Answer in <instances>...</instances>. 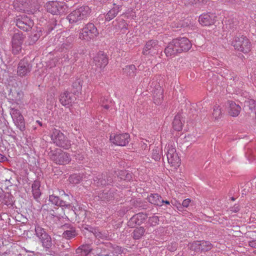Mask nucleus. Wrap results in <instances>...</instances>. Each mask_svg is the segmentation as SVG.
Returning a JSON list of instances; mask_svg holds the SVG:
<instances>
[{
    "mask_svg": "<svg viewBox=\"0 0 256 256\" xmlns=\"http://www.w3.org/2000/svg\"><path fill=\"white\" fill-rule=\"evenodd\" d=\"M192 46L191 42L188 38H178L174 39L168 44L164 50V52L167 57H174L178 54L188 52Z\"/></svg>",
    "mask_w": 256,
    "mask_h": 256,
    "instance_id": "f257e3e1",
    "label": "nucleus"
},
{
    "mask_svg": "<svg viewBox=\"0 0 256 256\" xmlns=\"http://www.w3.org/2000/svg\"><path fill=\"white\" fill-rule=\"evenodd\" d=\"M90 10L88 6H82L72 12L67 19L70 24L76 23L86 19L90 14Z\"/></svg>",
    "mask_w": 256,
    "mask_h": 256,
    "instance_id": "f03ea898",
    "label": "nucleus"
},
{
    "mask_svg": "<svg viewBox=\"0 0 256 256\" xmlns=\"http://www.w3.org/2000/svg\"><path fill=\"white\" fill-rule=\"evenodd\" d=\"M36 174H38L37 179L33 183V197L35 199L34 209L40 210L42 209V204L40 202V196L41 195L40 187V179L42 178V172L40 169L36 170Z\"/></svg>",
    "mask_w": 256,
    "mask_h": 256,
    "instance_id": "7ed1b4c3",
    "label": "nucleus"
},
{
    "mask_svg": "<svg viewBox=\"0 0 256 256\" xmlns=\"http://www.w3.org/2000/svg\"><path fill=\"white\" fill-rule=\"evenodd\" d=\"M51 139L57 146L68 149L70 142L60 130L54 128L51 134Z\"/></svg>",
    "mask_w": 256,
    "mask_h": 256,
    "instance_id": "20e7f679",
    "label": "nucleus"
},
{
    "mask_svg": "<svg viewBox=\"0 0 256 256\" xmlns=\"http://www.w3.org/2000/svg\"><path fill=\"white\" fill-rule=\"evenodd\" d=\"M48 154L51 160L57 164H66L70 160V155L60 149L51 151Z\"/></svg>",
    "mask_w": 256,
    "mask_h": 256,
    "instance_id": "39448f33",
    "label": "nucleus"
},
{
    "mask_svg": "<svg viewBox=\"0 0 256 256\" xmlns=\"http://www.w3.org/2000/svg\"><path fill=\"white\" fill-rule=\"evenodd\" d=\"M96 28L92 23H88L81 30L79 38L82 40L89 41L98 34Z\"/></svg>",
    "mask_w": 256,
    "mask_h": 256,
    "instance_id": "423d86ee",
    "label": "nucleus"
},
{
    "mask_svg": "<svg viewBox=\"0 0 256 256\" xmlns=\"http://www.w3.org/2000/svg\"><path fill=\"white\" fill-rule=\"evenodd\" d=\"M234 48L244 53H248L250 50V42L246 37L242 36H236L232 42Z\"/></svg>",
    "mask_w": 256,
    "mask_h": 256,
    "instance_id": "0eeeda50",
    "label": "nucleus"
},
{
    "mask_svg": "<svg viewBox=\"0 0 256 256\" xmlns=\"http://www.w3.org/2000/svg\"><path fill=\"white\" fill-rule=\"evenodd\" d=\"M168 161L172 166L176 168L180 164V160L176 152V148L172 144H169L166 148Z\"/></svg>",
    "mask_w": 256,
    "mask_h": 256,
    "instance_id": "6e6552de",
    "label": "nucleus"
},
{
    "mask_svg": "<svg viewBox=\"0 0 256 256\" xmlns=\"http://www.w3.org/2000/svg\"><path fill=\"white\" fill-rule=\"evenodd\" d=\"M46 8L52 14H61L65 12L67 8L65 4L56 1L49 2L46 4Z\"/></svg>",
    "mask_w": 256,
    "mask_h": 256,
    "instance_id": "1a4fd4ad",
    "label": "nucleus"
},
{
    "mask_svg": "<svg viewBox=\"0 0 256 256\" xmlns=\"http://www.w3.org/2000/svg\"><path fill=\"white\" fill-rule=\"evenodd\" d=\"M35 232L36 236L40 240L44 248L48 249L52 247V238L43 228L36 226Z\"/></svg>",
    "mask_w": 256,
    "mask_h": 256,
    "instance_id": "9d476101",
    "label": "nucleus"
},
{
    "mask_svg": "<svg viewBox=\"0 0 256 256\" xmlns=\"http://www.w3.org/2000/svg\"><path fill=\"white\" fill-rule=\"evenodd\" d=\"M160 46L158 42L156 40H148L146 44L143 49L142 54L144 55L153 56L157 54L159 52H162Z\"/></svg>",
    "mask_w": 256,
    "mask_h": 256,
    "instance_id": "9b49d317",
    "label": "nucleus"
},
{
    "mask_svg": "<svg viewBox=\"0 0 256 256\" xmlns=\"http://www.w3.org/2000/svg\"><path fill=\"white\" fill-rule=\"evenodd\" d=\"M93 180L92 184L98 187L110 185L113 182L112 177L107 173L98 174L94 178Z\"/></svg>",
    "mask_w": 256,
    "mask_h": 256,
    "instance_id": "f8f14e48",
    "label": "nucleus"
},
{
    "mask_svg": "<svg viewBox=\"0 0 256 256\" xmlns=\"http://www.w3.org/2000/svg\"><path fill=\"white\" fill-rule=\"evenodd\" d=\"M10 114L15 124L22 130L24 128L25 125L24 118L20 110L14 108H10Z\"/></svg>",
    "mask_w": 256,
    "mask_h": 256,
    "instance_id": "ddd939ff",
    "label": "nucleus"
},
{
    "mask_svg": "<svg viewBox=\"0 0 256 256\" xmlns=\"http://www.w3.org/2000/svg\"><path fill=\"white\" fill-rule=\"evenodd\" d=\"M24 41V37L22 32L15 33L12 40V52L14 54H17L22 50V44Z\"/></svg>",
    "mask_w": 256,
    "mask_h": 256,
    "instance_id": "4468645a",
    "label": "nucleus"
},
{
    "mask_svg": "<svg viewBox=\"0 0 256 256\" xmlns=\"http://www.w3.org/2000/svg\"><path fill=\"white\" fill-rule=\"evenodd\" d=\"M110 141L114 144L119 146H125L130 142V136L127 133L116 134L110 137Z\"/></svg>",
    "mask_w": 256,
    "mask_h": 256,
    "instance_id": "2eb2a0df",
    "label": "nucleus"
},
{
    "mask_svg": "<svg viewBox=\"0 0 256 256\" xmlns=\"http://www.w3.org/2000/svg\"><path fill=\"white\" fill-rule=\"evenodd\" d=\"M147 217V215L142 212L136 214L128 221V226L131 228H135L136 226H140L145 222Z\"/></svg>",
    "mask_w": 256,
    "mask_h": 256,
    "instance_id": "dca6fc26",
    "label": "nucleus"
},
{
    "mask_svg": "<svg viewBox=\"0 0 256 256\" xmlns=\"http://www.w3.org/2000/svg\"><path fill=\"white\" fill-rule=\"evenodd\" d=\"M216 16L213 14L206 13L199 16V22L204 26H209L214 24Z\"/></svg>",
    "mask_w": 256,
    "mask_h": 256,
    "instance_id": "f3484780",
    "label": "nucleus"
},
{
    "mask_svg": "<svg viewBox=\"0 0 256 256\" xmlns=\"http://www.w3.org/2000/svg\"><path fill=\"white\" fill-rule=\"evenodd\" d=\"M115 192L114 188H106L98 193V197L102 201L108 202L114 198Z\"/></svg>",
    "mask_w": 256,
    "mask_h": 256,
    "instance_id": "a211bd4d",
    "label": "nucleus"
},
{
    "mask_svg": "<svg viewBox=\"0 0 256 256\" xmlns=\"http://www.w3.org/2000/svg\"><path fill=\"white\" fill-rule=\"evenodd\" d=\"M108 256H119L124 253V249L122 247L112 244L111 243H107Z\"/></svg>",
    "mask_w": 256,
    "mask_h": 256,
    "instance_id": "6ab92c4d",
    "label": "nucleus"
},
{
    "mask_svg": "<svg viewBox=\"0 0 256 256\" xmlns=\"http://www.w3.org/2000/svg\"><path fill=\"white\" fill-rule=\"evenodd\" d=\"M94 62L97 67L102 68L107 65L108 64V59L104 54L99 52L94 58Z\"/></svg>",
    "mask_w": 256,
    "mask_h": 256,
    "instance_id": "aec40b11",
    "label": "nucleus"
},
{
    "mask_svg": "<svg viewBox=\"0 0 256 256\" xmlns=\"http://www.w3.org/2000/svg\"><path fill=\"white\" fill-rule=\"evenodd\" d=\"M75 98L74 94L68 92L61 94L60 101L63 106H67L70 104Z\"/></svg>",
    "mask_w": 256,
    "mask_h": 256,
    "instance_id": "412c9836",
    "label": "nucleus"
},
{
    "mask_svg": "<svg viewBox=\"0 0 256 256\" xmlns=\"http://www.w3.org/2000/svg\"><path fill=\"white\" fill-rule=\"evenodd\" d=\"M30 72L29 64L24 62L21 60L18 67V74L20 76H26L28 72Z\"/></svg>",
    "mask_w": 256,
    "mask_h": 256,
    "instance_id": "4be33fe9",
    "label": "nucleus"
},
{
    "mask_svg": "<svg viewBox=\"0 0 256 256\" xmlns=\"http://www.w3.org/2000/svg\"><path fill=\"white\" fill-rule=\"evenodd\" d=\"M64 228H68L63 233L64 237L67 239H70L75 237L77 234L76 232L75 228L69 224H66L63 226Z\"/></svg>",
    "mask_w": 256,
    "mask_h": 256,
    "instance_id": "5701e85b",
    "label": "nucleus"
},
{
    "mask_svg": "<svg viewBox=\"0 0 256 256\" xmlns=\"http://www.w3.org/2000/svg\"><path fill=\"white\" fill-rule=\"evenodd\" d=\"M229 103V114L234 117L237 116L241 111V107L238 105L236 104L234 102L230 101Z\"/></svg>",
    "mask_w": 256,
    "mask_h": 256,
    "instance_id": "b1692460",
    "label": "nucleus"
},
{
    "mask_svg": "<svg viewBox=\"0 0 256 256\" xmlns=\"http://www.w3.org/2000/svg\"><path fill=\"white\" fill-rule=\"evenodd\" d=\"M107 244L102 247H96L94 248L92 256H108V252L107 250Z\"/></svg>",
    "mask_w": 256,
    "mask_h": 256,
    "instance_id": "393cba45",
    "label": "nucleus"
},
{
    "mask_svg": "<svg viewBox=\"0 0 256 256\" xmlns=\"http://www.w3.org/2000/svg\"><path fill=\"white\" fill-rule=\"evenodd\" d=\"M148 200L150 203L158 206H162V202H164L161 196L158 194H151L148 197Z\"/></svg>",
    "mask_w": 256,
    "mask_h": 256,
    "instance_id": "a878e982",
    "label": "nucleus"
},
{
    "mask_svg": "<svg viewBox=\"0 0 256 256\" xmlns=\"http://www.w3.org/2000/svg\"><path fill=\"white\" fill-rule=\"evenodd\" d=\"M163 90L160 86H158L154 92V101L156 104H159L162 102L163 98Z\"/></svg>",
    "mask_w": 256,
    "mask_h": 256,
    "instance_id": "bb28decb",
    "label": "nucleus"
},
{
    "mask_svg": "<svg viewBox=\"0 0 256 256\" xmlns=\"http://www.w3.org/2000/svg\"><path fill=\"white\" fill-rule=\"evenodd\" d=\"M120 6H116L112 9H111L106 14V20L107 21H110L118 14L120 11Z\"/></svg>",
    "mask_w": 256,
    "mask_h": 256,
    "instance_id": "cd10ccee",
    "label": "nucleus"
},
{
    "mask_svg": "<svg viewBox=\"0 0 256 256\" xmlns=\"http://www.w3.org/2000/svg\"><path fill=\"white\" fill-rule=\"evenodd\" d=\"M16 26L20 29L26 32L31 30L32 26L28 24L26 22L20 20V18L16 20Z\"/></svg>",
    "mask_w": 256,
    "mask_h": 256,
    "instance_id": "c85d7f7f",
    "label": "nucleus"
},
{
    "mask_svg": "<svg viewBox=\"0 0 256 256\" xmlns=\"http://www.w3.org/2000/svg\"><path fill=\"white\" fill-rule=\"evenodd\" d=\"M145 231V228L142 226L136 228L134 230L132 233V237L134 240H139L144 236Z\"/></svg>",
    "mask_w": 256,
    "mask_h": 256,
    "instance_id": "c756f323",
    "label": "nucleus"
},
{
    "mask_svg": "<svg viewBox=\"0 0 256 256\" xmlns=\"http://www.w3.org/2000/svg\"><path fill=\"white\" fill-rule=\"evenodd\" d=\"M180 118V114H177L175 116L172 122L173 128L176 131H180L182 129V124Z\"/></svg>",
    "mask_w": 256,
    "mask_h": 256,
    "instance_id": "7c9ffc66",
    "label": "nucleus"
},
{
    "mask_svg": "<svg viewBox=\"0 0 256 256\" xmlns=\"http://www.w3.org/2000/svg\"><path fill=\"white\" fill-rule=\"evenodd\" d=\"M212 114L215 120H218L222 118L223 112L220 106L216 104L214 106Z\"/></svg>",
    "mask_w": 256,
    "mask_h": 256,
    "instance_id": "2f4dec72",
    "label": "nucleus"
},
{
    "mask_svg": "<svg viewBox=\"0 0 256 256\" xmlns=\"http://www.w3.org/2000/svg\"><path fill=\"white\" fill-rule=\"evenodd\" d=\"M13 196L9 193L6 194L2 200V203L4 204L8 207L12 206L14 204Z\"/></svg>",
    "mask_w": 256,
    "mask_h": 256,
    "instance_id": "473e14b6",
    "label": "nucleus"
},
{
    "mask_svg": "<svg viewBox=\"0 0 256 256\" xmlns=\"http://www.w3.org/2000/svg\"><path fill=\"white\" fill-rule=\"evenodd\" d=\"M92 232L97 238L106 240L108 238V234L105 232L100 231L97 229H93Z\"/></svg>",
    "mask_w": 256,
    "mask_h": 256,
    "instance_id": "72a5a7b5",
    "label": "nucleus"
},
{
    "mask_svg": "<svg viewBox=\"0 0 256 256\" xmlns=\"http://www.w3.org/2000/svg\"><path fill=\"white\" fill-rule=\"evenodd\" d=\"M82 84V80L80 78L76 79L74 82H72V86L74 89H75V90L74 91V94L79 93V92L81 90Z\"/></svg>",
    "mask_w": 256,
    "mask_h": 256,
    "instance_id": "f704fd0d",
    "label": "nucleus"
},
{
    "mask_svg": "<svg viewBox=\"0 0 256 256\" xmlns=\"http://www.w3.org/2000/svg\"><path fill=\"white\" fill-rule=\"evenodd\" d=\"M124 70L125 72L130 76L133 77L136 75V69L134 64L126 66Z\"/></svg>",
    "mask_w": 256,
    "mask_h": 256,
    "instance_id": "c9c22d12",
    "label": "nucleus"
},
{
    "mask_svg": "<svg viewBox=\"0 0 256 256\" xmlns=\"http://www.w3.org/2000/svg\"><path fill=\"white\" fill-rule=\"evenodd\" d=\"M200 251H208L210 250L212 247V244L208 241H200Z\"/></svg>",
    "mask_w": 256,
    "mask_h": 256,
    "instance_id": "e433bc0d",
    "label": "nucleus"
},
{
    "mask_svg": "<svg viewBox=\"0 0 256 256\" xmlns=\"http://www.w3.org/2000/svg\"><path fill=\"white\" fill-rule=\"evenodd\" d=\"M70 182L74 184H78L80 181L85 180L86 181V176H80L76 174L70 177Z\"/></svg>",
    "mask_w": 256,
    "mask_h": 256,
    "instance_id": "4c0bfd02",
    "label": "nucleus"
},
{
    "mask_svg": "<svg viewBox=\"0 0 256 256\" xmlns=\"http://www.w3.org/2000/svg\"><path fill=\"white\" fill-rule=\"evenodd\" d=\"M245 105L249 108L252 111H254L256 113V102L253 99L248 100L245 101Z\"/></svg>",
    "mask_w": 256,
    "mask_h": 256,
    "instance_id": "58836bf2",
    "label": "nucleus"
},
{
    "mask_svg": "<svg viewBox=\"0 0 256 256\" xmlns=\"http://www.w3.org/2000/svg\"><path fill=\"white\" fill-rule=\"evenodd\" d=\"M81 246L84 253L83 254L84 256H87L88 254H92V255L94 248H91L90 245L88 244H83Z\"/></svg>",
    "mask_w": 256,
    "mask_h": 256,
    "instance_id": "ea45409f",
    "label": "nucleus"
},
{
    "mask_svg": "<svg viewBox=\"0 0 256 256\" xmlns=\"http://www.w3.org/2000/svg\"><path fill=\"white\" fill-rule=\"evenodd\" d=\"M200 241H195L191 244H190L188 245V248L190 250L195 252H198L200 251Z\"/></svg>",
    "mask_w": 256,
    "mask_h": 256,
    "instance_id": "a19ab883",
    "label": "nucleus"
},
{
    "mask_svg": "<svg viewBox=\"0 0 256 256\" xmlns=\"http://www.w3.org/2000/svg\"><path fill=\"white\" fill-rule=\"evenodd\" d=\"M102 106L106 110L108 109L112 105V102L107 98H103L100 100Z\"/></svg>",
    "mask_w": 256,
    "mask_h": 256,
    "instance_id": "79ce46f5",
    "label": "nucleus"
},
{
    "mask_svg": "<svg viewBox=\"0 0 256 256\" xmlns=\"http://www.w3.org/2000/svg\"><path fill=\"white\" fill-rule=\"evenodd\" d=\"M159 220L158 216H154L148 218V222L150 226H154L158 224Z\"/></svg>",
    "mask_w": 256,
    "mask_h": 256,
    "instance_id": "37998d69",
    "label": "nucleus"
},
{
    "mask_svg": "<svg viewBox=\"0 0 256 256\" xmlns=\"http://www.w3.org/2000/svg\"><path fill=\"white\" fill-rule=\"evenodd\" d=\"M152 158L155 160L158 161L160 158V150L158 148H156V150H154L152 152Z\"/></svg>",
    "mask_w": 256,
    "mask_h": 256,
    "instance_id": "c03bdc74",
    "label": "nucleus"
},
{
    "mask_svg": "<svg viewBox=\"0 0 256 256\" xmlns=\"http://www.w3.org/2000/svg\"><path fill=\"white\" fill-rule=\"evenodd\" d=\"M36 33L34 34L33 36V42L37 41L42 34V28L36 26Z\"/></svg>",
    "mask_w": 256,
    "mask_h": 256,
    "instance_id": "a18cd8bd",
    "label": "nucleus"
},
{
    "mask_svg": "<svg viewBox=\"0 0 256 256\" xmlns=\"http://www.w3.org/2000/svg\"><path fill=\"white\" fill-rule=\"evenodd\" d=\"M60 198L58 196H55L54 195L52 194L49 196V200L52 204L56 206H58Z\"/></svg>",
    "mask_w": 256,
    "mask_h": 256,
    "instance_id": "49530a36",
    "label": "nucleus"
},
{
    "mask_svg": "<svg viewBox=\"0 0 256 256\" xmlns=\"http://www.w3.org/2000/svg\"><path fill=\"white\" fill-rule=\"evenodd\" d=\"M58 206H66V208H70L71 207V205L70 204L66 203V202L60 200H59Z\"/></svg>",
    "mask_w": 256,
    "mask_h": 256,
    "instance_id": "de8ad7c7",
    "label": "nucleus"
},
{
    "mask_svg": "<svg viewBox=\"0 0 256 256\" xmlns=\"http://www.w3.org/2000/svg\"><path fill=\"white\" fill-rule=\"evenodd\" d=\"M38 4H36V6H34V10H36V12L37 10H38V13H40V8H42V0H36Z\"/></svg>",
    "mask_w": 256,
    "mask_h": 256,
    "instance_id": "09e8293b",
    "label": "nucleus"
},
{
    "mask_svg": "<svg viewBox=\"0 0 256 256\" xmlns=\"http://www.w3.org/2000/svg\"><path fill=\"white\" fill-rule=\"evenodd\" d=\"M240 210L239 206L238 205H234L233 207L230 208V210L232 212H238Z\"/></svg>",
    "mask_w": 256,
    "mask_h": 256,
    "instance_id": "8fccbe9b",
    "label": "nucleus"
},
{
    "mask_svg": "<svg viewBox=\"0 0 256 256\" xmlns=\"http://www.w3.org/2000/svg\"><path fill=\"white\" fill-rule=\"evenodd\" d=\"M209 0H194L195 4H206Z\"/></svg>",
    "mask_w": 256,
    "mask_h": 256,
    "instance_id": "3c124183",
    "label": "nucleus"
},
{
    "mask_svg": "<svg viewBox=\"0 0 256 256\" xmlns=\"http://www.w3.org/2000/svg\"><path fill=\"white\" fill-rule=\"evenodd\" d=\"M191 200L189 198L183 200L182 205L184 207L187 208Z\"/></svg>",
    "mask_w": 256,
    "mask_h": 256,
    "instance_id": "603ef678",
    "label": "nucleus"
},
{
    "mask_svg": "<svg viewBox=\"0 0 256 256\" xmlns=\"http://www.w3.org/2000/svg\"><path fill=\"white\" fill-rule=\"evenodd\" d=\"M226 27L232 30L236 28V24H234L233 23L231 22H230Z\"/></svg>",
    "mask_w": 256,
    "mask_h": 256,
    "instance_id": "864d4df0",
    "label": "nucleus"
},
{
    "mask_svg": "<svg viewBox=\"0 0 256 256\" xmlns=\"http://www.w3.org/2000/svg\"><path fill=\"white\" fill-rule=\"evenodd\" d=\"M248 244L250 247L256 248V240L250 241Z\"/></svg>",
    "mask_w": 256,
    "mask_h": 256,
    "instance_id": "5fc2aeb1",
    "label": "nucleus"
},
{
    "mask_svg": "<svg viewBox=\"0 0 256 256\" xmlns=\"http://www.w3.org/2000/svg\"><path fill=\"white\" fill-rule=\"evenodd\" d=\"M76 254H80L82 256H84L83 254V252H82V246H80V247H78L76 250Z\"/></svg>",
    "mask_w": 256,
    "mask_h": 256,
    "instance_id": "6e6d98bb",
    "label": "nucleus"
},
{
    "mask_svg": "<svg viewBox=\"0 0 256 256\" xmlns=\"http://www.w3.org/2000/svg\"><path fill=\"white\" fill-rule=\"evenodd\" d=\"M6 158L2 154H0V162H2L6 160Z\"/></svg>",
    "mask_w": 256,
    "mask_h": 256,
    "instance_id": "4d7b16f0",
    "label": "nucleus"
},
{
    "mask_svg": "<svg viewBox=\"0 0 256 256\" xmlns=\"http://www.w3.org/2000/svg\"><path fill=\"white\" fill-rule=\"evenodd\" d=\"M162 201H163L164 202H162V205L163 204H170V202L168 200H164L162 199Z\"/></svg>",
    "mask_w": 256,
    "mask_h": 256,
    "instance_id": "13d9d810",
    "label": "nucleus"
},
{
    "mask_svg": "<svg viewBox=\"0 0 256 256\" xmlns=\"http://www.w3.org/2000/svg\"><path fill=\"white\" fill-rule=\"evenodd\" d=\"M36 123L38 124L40 126H42V122L40 120H36Z\"/></svg>",
    "mask_w": 256,
    "mask_h": 256,
    "instance_id": "bf43d9fd",
    "label": "nucleus"
},
{
    "mask_svg": "<svg viewBox=\"0 0 256 256\" xmlns=\"http://www.w3.org/2000/svg\"><path fill=\"white\" fill-rule=\"evenodd\" d=\"M62 46H63V47H64V48H68V46H70V44L67 45L66 44H62Z\"/></svg>",
    "mask_w": 256,
    "mask_h": 256,
    "instance_id": "052dcab7",
    "label": "nucleus"
},
{
    "mask_svg": "<svg viewBox=\"0 0 256 256\" xmlns=\"http://www.w3.org/2000/svg\"><path fill=\"white\" fill-rule=\"evenodd\" d=\"M52 24L54 25V26H56V20H52Z\"/></svg>",
    "mask_w": 256,
    "mask_h": 256,
    "instance_id": "680f3d73",
    "label": "nucleus"
},
{
    "mask_svg": "<svg viewBox=\"0 0 256 256\" xmlns=\"http://www.w3.org/2000/svg\"><path fill=\"white\" fill-rule=\"evenodd\" d=\"M232 200H234V198L233 197H232Z\"/></svg>",
    "mask_w": 256,
    "mask_h": 256,
    "instance_id": "e2e57ef3",
    "label": "nucleus"
},
{
    "mask_svg": "<svg viewBox=\"0 0 256 256\" xmlns=\"http://www.w3.org/2000/svg\"><path fill=\"white\" fill-rule=\"evenodd\" d=\"M33 256H35V255H34V254H33ZM36 256H38V255H36Z\"/></svg>",
    "mask_w": 256,
    "mask_h": 256,
    "instance_id": "0e129e2a",
    "label": "nucleus"
},
{
    "mask_svg": "<svg viewBox=\"0 0 256 256\" xmlns=\"http://www.w3.org/2000/svg\"><path fill=\"white\" fill-rule=\"evenodd\" d=\"M255 180H256V178L255 179Z\"/></svg>",
    "mask_w": 256,
    "mask_h": 256,
    "instance_id": "69168bd1",
    "label": "nucleus"
}]
</instances>
